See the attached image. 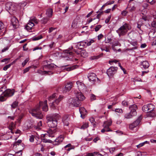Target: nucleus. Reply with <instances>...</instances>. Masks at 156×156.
Masks as SVG:
<instances>
[{"instance_id":"obj_1","label":"nucleus","mask_w":156,"mask_h":156,"mask_svg":"<svg viewBox=\"0 0 156 156\" xmlns=\"http://www.w3.org/2000/svg\"><path fill=\"white\" fill-rule=\"evenodd\" d=\"M47 101L45 100L44 102L40 101L39 104L37 105L35 108L30 111V112L33 116L39 119H42L43 117V115L40 111V108L42 106V110L45 112H47L48 109L47 104Z\"/></svg>"},{"instance_id":"obj_2","label":"nucleus","mask_w":156,"mask_h":156,"mask_svg":"<svg viewBox=\"0 0 156 156\" xmlns=\"http://www.w3.org/2000/svg\"><path fill=\"white\" fill-rule=\"evenodd\" d=\"M60 116L58 114H55L47 117V123L48 126L50 128H55L57 125V120Z\"/></svg>"},{"instance_id":"obj_3","label":"nucleus","mask_w":156,"mask_h":156,"mask_svg":"<svg viewBox=\"0 0 156 156\" xmlns=\"http://www.w3.org/2000/svg\"><path fill=\"white\" fill-rule=\"evenodd\" d=\"M55 66V65L53 63L45 65L43 68L44 71H40L39 73L42 75L52 74H53V73L51 71L53 69Z\"/></svg>"},{"instance_id":"obj_4","label":"nucleus","mask_w":156,"mask_h":156,"mask_svg":"<svg viewBox=\"0 0 156 156\" xmlns=\"http://www.w3.org/2000/svg\"><path fill=\"white\" fill-rule=\"evenodd\" d=\"M56 94H54L48 98V100L51 101L53 100L50 106L52 107H55L56 105H57L59 102L62 100L63 97L61 95H59L58 98L56 99Z\"/></svg>"},{"instance_id":"obj_5","label":"nucleus","mask_w":156,"mask_h":156,"mask_svg":"<svg viewBox=\"0 0 156 156\" xmlns=\"http://www.w3.org/2000/svg\"><path fill=\"white\" fill-rule=\"evenodd\" d=\"M56 130L55 129H50L47 132L48 134H45L44 135V137L42 139V141L45 143H53V141L49 140L48 139L46 138L48 136L50 137H54L55 133Z\"/></svg>"},{"instance_id":"obj_6","label":"nucleus","mask_w":156,"mask_h":156,"mask_svg":"<svg viewBox=\"0 0 156 156\" xmlns=\"http://www.w3.org/2000/svg\"><path fill=\"white\" fill-rule=\"evenodd\" d=\"M130 28L129 25L125 23L120 27L116 31L119 34V36H121L125 35Z\"/></svg>"},{"instance_id":"obj_7","label":"nucleus","mask_w":156,"mask_h":156,"mask_svg":"<svg viewBox=\"0 0 156 156\" xmlns=\"http://www.w3.org/2000/svg\"><path fill=\"white\" fill-rule=\"evenodd\" d=\"M112 124V121H105L102 125L103 129H101V132L102 133H104L105 132H110L112 131V130L109 127Z\"/></svg>"},{"instance_id":"obj_8","label":"nucleus","mask_w":156,"mask_h":156,"mask_svg":"<svg viewBox=\"0 0 156 156\" xmlns=\"http://www.w3.org/2000/svg\"><path fill=\"white\" fill-rule=\"evenodd\" d=\"M118 69L117 67L113 66H111L108 69L107 73L109 77H110L112 76L116 73Z\"/></svg>"},{"instance_id":"obj_9","label":"nucleus","mask_w":156,"mask_h":156,"mask_svg":"<svg viewBox=\"0 0 156 156\" xmlns=\"http://www.w3.org/2000/svg\"><path fill=\"white\" fill-rule=\"evenodd\" d=\"M142 119V116H140L133 123L129 125V129L133 130L134 128L137 126L139 124Z\"/></svg>"},{"instance_id":"obj_10","label":"nucleus","mask_w":156,"mask_h":156,"mask_svg":"<svg viewBox=\"0 0 156 156\" xmlns=\"http://www.w3.org/2000/svg\"><path fill=\"white\" fill-rule=\"evenodd\" d=\"M69 106L71 107H78L80 106V101L77 100L75 98H72L69 101Z\"/></svg>"},{"instance_id":"obj_11","label":"nucleus","mask_w":156,"mask_h":156,"mask_svg":"<svg viewBox=\"0 0 156 156\" xmlns=\"http://www.w3.org/2000/svg\"><path fill=\"white\" fill-rule=\"evenodd\" d=\"M64 139L63 135H61L58 137L53 142V145H58L62 142Z\"/></svg>"},{"instance_id":"obj_12","label":"nucleus","mask_w":156,"mask_h":156,"mask_svg":"<svg viewBox=\"0 0 156 156\" xmlns=\"http://www.w3.org/2000/svg\"><path fill=\"white\" fill-rule=\"evenodd\" d=\"M76 83L80 91H83L86 90V86L82 82L78 81L76 82Z\"/></svg>"},{"instance_id":"obj_13","label":"nucleus","mask_w":156,"mask_h":156,"mask_svg":"<svg viewBox=\"0 0 156 156\" xmlns=\"http://www.w3.org/2000/svg\"><path fill=\"white\" fill-rule=\"evenodd\" d=\"M129 108L131 110L130 113L133 116L136 115V110L137 109V106L135 104H133L129 107Z\"/></svg>"},{"instance_id":"obj_14","label":"nucleus","mask_w":156,"mask_h":156,"mask_svg":"<svg viewBox=\"0 0 156 156\" xmlns=\"http://www.w3.org/2000/svg\"><path fill=\"white\" fill-rule=\"evenodd\" d=\"M14 5L11 2H8L5 4V8L6 10L9 11V10H15L16 9L14 7Z\"/></svg>"},{"instance_id":"obj_15","label":"nucleus","mask_w":156,"mask_h":156,"mask_svg":"<svg viewBox=\"0 0 156 156\" xmlns=\"http://www.w3.org/2000/svg\"><path fill=\"white\" fill-rule=\"evenodd\" d=\"M87 41H81L77 43L76 45V48L80 49H81L84 47H85L87 46Z\"/></svg>"},{"instance_id":"obj_16","label":"nucleus","mask_w":156,"mask_h":156,"mask_svg":"<svg viewBox=\"0 0 156 156\" xmlns=\"http://www.w3.org/2000/svg\"><path fill=\"white\" fill-rule=\"evenodd\" d=\"M76 94V97L75 98L77 100L80 101V102L81 101L83 100L85 98V97L82 94L81 92H77L75 93Z\"/></svg>"},{"instance_id":"obj_17","label":"nucleus","mask_w":156,"mask_h":156,"mask_svg":"<svg viewBox=\"0 0 156 156\" xmlns=\"http://www.w3.org/2000/svg\"><path fill=\"white\" fill-rule=\"evenodd\" d=\"M87 77L89 81L90 82L94 81L96 78L98 80V79L97 77L96 74L93 73H88Z\"/></svg>"},{"instance_id":"obj_18","label":"nucleus","mask_w":156,"mask_h":156,"mask_svg":"<svg viewBox=\"0 0 156 156\" xmlns=\"http://www.w3.org/2000/svg\"><path fill=\"white\" fill-rule=\"evenodd\" d=\"M69 115H64L62 118V121L64 125L68 126L69 124Z\"/></svg>"},{"instance_id":"obj_19","label":"nucleus","mask_w":156,"mask_h":156,"mask_svg":"<svg viewBox=\"0 0 156 156\" xmlns=\"http://www.w3.org/2000/svg\"><path fill=\"white\" fill-rule=\"evenodd\" d=\"M6 28L3 23L0 21V35H4L6 32Z\"/></svg>"},{"instance_id":"obj_20","label":"nucleus","mask_w":156,"mask_h":156,"mask_svg":"<svg viewBox=\"0 0 156 156\" xmlns=\"http://www.w3.org/2000/svg\"><path fill=\"white\" fill-rule=\"evenodd\" d=\"M3 93H4L5 94V95L7 97H11L14 94V91L13 90L8 89L6 90Z\"/></svg>"},{"instance_id":"obj_21","label":"nucleus","mask_w":156,"mask_h":156,"mask_svg":"<svg viewBox=\"0 0 156 156\" xmlns=\"http://www.w3.org/2000/svg\"><path fill=\"white\" fill-rule=\"evenodd\" d=\"M12 24L14 28H16L19 24L18 20L15 17H12L11 19Z\"/></svg>"},{"instance_id":"obj_22","label":"nucleus","mask_w":156,"mask_h":156,"mask_svg":"<svg viewBox=\"0 0 156 156\" xmlns=\"http://www.w3.org/2000/svg\"><path fill=\"white\" fill-rule=\"evenodd\" d=\"M73 85V84L72 82L67 83L66 84L65 87L64 88L65 90H65V92L70 91L72 88Z\"/></svg>"},{"instance_id":"obj_23","label":"nucleus","mask_w":156,"mask_h":156,"mask_svg":"<svg viewBox=\"0 0 156 156\" xmlns=\"http://www.w3.org/2000/svg\"><path fill=\"white\" fill-rule=\"evenodd\" d=\"M79 111L81 114V117L82 118H83V117L87 113L86 110L83 107H82L79 108Z\"/></svg>"},{"instance_id":"obj_24","label":"nucleus","mask_w":156,"mask_h":156,"mask_svg":"<svg viewBox=\"0 0 156 156\" xmlns=\"http://www.w3.org/2000/svg\"><path fill=\"white\" fill-rule=\"evenodd\" d=\"M34 26V23L29 22L26 25L25 28L28 31L31 30L33 27Z\"/></svg>"},{"instance_id":"obj_25","label":"nucleus","mask_w":156,"mask_h":156,"mask_svg":"<svg viewBox=\"0 0 156 156\" xmlns=\"http://www.w3.org/2000/svg\"><path fill=\"white\" fill-rule=\"evenodd\" d=\"M148 36L151 38H155L156 37V31L154 30H151L148 33Z\"/></svg>"},{"instance_id":"obj_26","label":"nucleus","mask_w":156,"mask_h":156,"mask_svg":"<svg viewBox=\"0 0 156 156\" xmlns=\"http://www.w3.org/2000/svg\"><path fill=\"white\" fill-rule=\"evenodd\" d=\"M133 102V100L132 99H131L129 101H126L124 100L122 102V105L124 106H127L130 103H132Z\"/></svg>"},{"instance_id":"obj_27","label":"nucleus","mask_w":156,"mask_h":156,"mask_svg":"<svg viewBox=\"0 0 156 156\" xmlns=\"http://www.w3.org/2000/svg\"><path fill=\"white\" fill-rule=\"evenodd\" d=\"M140 65L144 69L147 68L149 66L148 62L147 61H143L141 62Z\"/></svg>"},{"instance_id":"obj_28","label":"nucleus","mask_w":156,"mask_h":156,"mask_svg":"<svg viewBox=\"0 0 156 156\" xmlns=\"http://www.w3.org/2000/svg\"><path fill=\"white\" fill-rule=\"evenodd\" d=\"M147 105L148 107V109L149 112H152L154 109L155 108V106L151 104H148Z\"/></svg>"},{"instance_id":"obj_29","label":"nucleus","mask_w":156,"mask_h":156,"mask_svg":"<svg viewBox=\"0 0 156 156\" xmlns=\"http://www.w3.org/2000/svg\"><path fill=\"white\" fill-rule=\"evenodd\" d=\"M119 43L118 41H115L113 42L112 48L113 51H117V50L115 48V47L119 45Z\"/></svg>"},{"instance_id":"obj_30","label":"nucleus","mask_w":156,"mask_h":156,"mask_svg":"<svg viewBox=\"0 0 156 156\" xmlns=\"http://www.w3.org/2000/svg\"><path fill=\"white\" fill-rule=\"evenodd\" d=\"M52 9H51L50 8L47 10L46 14L48 16L50 17L52 16Z\"/></svg>"},{"instance_id":"obj_31","label":"nucleus","mask_w":156,"mask_h":156,"mask_svg":"<svg viewBox=\"0 0 156 156\" xmlns=\"http://www.w3.org/2000/svg\"><path fill=\"white\" fill-rule=\"evenodd\" d=\"M39 22V20L37 19L35 17H31L30 19L29 22H34L36 24H38Z\"/></svg>"},{"instance_id":"obj_32","label":"nucleus","mask_w":156,"mask_h":156,"mask_svg":"<svg viewBox=\"0 0 156 156\" xmlns=\"http://www.w3.org/2000/svg\"><path fill=\"white\" fill-rule=\"evenodd\" d=\"M103 55V53H102L99 55L97 56H91L90 58V59L91 60L94 59H97L102 57Z\"/></svg>"},{"instance_id":"obj_33","label":"nucleus","mask_w":156,"mask_h":156,"mask_svg":"<svg viewBox=\"0 0 156 156\" xmlns=\"http://www.w3.org/2000/svg\"><path fill=\"white\" fill-rule=\"evenodd\" d=\"M49 18L47 17L43 18L40 20V22L42 24H46L49 20Z\"/></svg>"},{"instance_id":"obj_34","label":"nucleus","mask_w":156,"mask_h":156,"mask_svg":"<svg viewBox=\"0 0 156 156\" xmlns=\"http://www.w3.org/2000/svg\"><path fill=\"white\" fill-rule=\"evenodd\" d=\"M42 126V121H40L37 123V126H34V128L36 130H39L41 129L40 127Z\"/></svg>"},{"instance_id":"obj_35","label":"nucleus","mask_w":156,"mask_h":156,"mask_svg":"<svg viewBox=\"0 0 156 156\" xmlns=\"http://www.w3.org/2000/svg\"><path fill=\"white\" fill-rule=\"evenodd\" d=\"M18 102L17 101H15L13 102V103L11 105V109H15L16 108L18 105Z\"/></svg>"},{"instance_id":"obj_36","label":"nucleus","mask_w":156,"mask_h":156,"mask_svg":"<svg viewBox=\"0 0 156 156\" xmlns=\"http://www.w3.org/2000/svg\"><path fill=\"white\" fill-rule=\"evenodd\" d=\"M80 55L83 58H85L88 56V53L85 50L81 51Z\"/></svg>"},{"instance_id":"obj_37","label":"nucleus","mask_w":156,"mask_h":156,"mask_svg":"<svg viewBox=\"0 0 156 156\" xmlns=\"http://www.w3.org/2000/svg\"><path fill=\"white\" fill-rule=\"evenodd\" d=\"M130 44L133 46H134V47L132 48V49H137V41H131L130 42Z\"/></svg>"},{"instance_id":"obj_38","label":"nucleus","mask_w":156,"mask_h":156,"mask_svg":"<svg viewBox=\"0 0 156 156\" xmlns=\"http://www.w3.org/2000/svg\"><path fill=\"white\" fill-rule=\"evenodd\" d=\"M129 8V11L130 12H132L133 11H134L136 10V7L134 5L133 6H131V7H129L128 6L126 8V9H127Z\"/></svg>"},{"instance_id":"obj_39","label":"nucleus","mask_w":156,"mask_h":156,"mask_svg":"<svg viewBox=\"0 0 156 156\" xmlns=\"http://www.w3.org/2000/svg\"><path fill=\"white\" fill-rule=\"evenodd\" d=\"M7 97L5 95V94L3 93L0 97V101H5L7 98Z\"/></svg>"},{"instance_id":"obj_40","label":"nucleus","mask_w":156,"mask_h":156,"mask_svg":"<svg viewBox=\"0 0 156 156\" xmlns=\"http://www.w3.org/2000/svg\"><path fill=\"white\" fill-rule=\"evenodd\" d=\"M88 127V123L87 122L83 123V125L81 126L80 129H84Z\"/></svg>"},{"instance_id":"obj_41","label":"nucleus","mask_w":156,"mask_h":156,"mask_svg":"<svg viewBox=\"0 0 156 156\" xmlns=\"http://www.w3.org/2000/svg\"><path fill=\"white\" fill-rule=\"evenodd\" d=\"M148 107L147 105H144L143 107L142 108V109L143 111H144L145 112H149L148 109Z\"/></svg>"},{"instance_id":"obj_42","label":"nucleus","mask_w":156,"mask_h":156,"mask_svg":"<svg viewBox=\"0 0 156 156\" xmlns=\"http://www.w3.org/2000/svg\"><path fill=\"white\" fill-rule=\"evenodd\" d=\"M133 116L130 113H127L124 116L125 118L126 119H130Z\"/></svg>"},{"instance_id":"obj_43","label":"nucleus","mask_w":156,"mask_h":156,"mask_svg":"<svg viewBox=\"0 0 156 156\" xmlns=\"http://www.w3.org/2000/svg\"><path fill=\"white\" fill-rule=\"evenodd\" d=\"M133 81L134 82H136L139 81L142 82V79L140 78L137 77H136L133 79Z\"/></svg>"},{"instance_id":"obj_44","label":"nucleus","mask_w":156,"mask_h":156,"mask_svg":"<svg viewBox=\"0 0 156 156\" xmlns=\"http://www.w3.org/2000/svg\"><path fill=\"white\" fill-rule=\"evenodd\" d=\"M14 127L15 125L13 123L11 124V126H10L9 127V129L11 130V132L12 133H14V132H12V129H14Z\"/></svg>"},{"instance_id":"obj_45","label":"nucleus","mask_w":156,"mask_h":156,"mask_svg":"<svg viewBox=\"0 0 156 156\" xmlns=\"http://www.w3.org/2000/svg\"><path fill=\"white\" fill-rule=\"evenodd\" d=\"M29 60V58H27L23 61L22 63V66H24L27 64V63L28 62V61Z\"/></svg>"},{"instance_id":"obj_46","label":"nucleus","mask_w":156,"mask_h":156,"mask_svg":"<svg viewBox=\"0 0 156 156\" xmlns=\"http://www.w3.org/2000/svg\"><path fill=\"white\" fill-rule=\"evenodd\" d=\"M35 136L33 135L30 136L29 140L30 142H33L34 141Z\"/></svg>"},{"instance_id":"obj_47","label":"nucleus","mask_w":156,"mask_h":156,"mask_svg":"<svg viewBox=\"0 0 156 156\" xmlns=\"http://www.w3.org/2000/svg\"><path fill=\"white\" fill-rule=\"evenodd\" d=\"M42 38L41 35L34 37L32 40L33 41H37L39 40Z\"/></svg>"},{"instance_id":"obj_48","label":"nucleus","mask_w":156,"mask_h":156,"mask_svg":"<svg viewBox=\"0 0 156 156\" xmlns=\"http://www.w3.org/2000/svg\"><path fill=\"white\" fill-rule=\"evenodd\" d=\"M146 1L150 3L151 5H153L155 3L156 1L154 0H146Z\"/></svg>"},{"instance_id":"obj_49","label":"nucleus","mask_w":156,"mask_h":156,"mask_svg":"<svg viewBox=\"0 0 156 156\" xmlns=\"http://www.w3.org/2000/svg\"><path fill=\"white\" fill-rule=\"evenodd\" d=\"M128 13V12L126 10V9L125 10L123 11L122 12L121 14L123 16H126L127 13Z\"/></svg>"},{"instance_id":"obj_50","label":"nucleus","mask_w":156,"mask_h":156,"mask_svg":"<svg viewBox=\"0 0 156 156\" xmlns=\"http://www.w3.org/2000/svg\"><path fill=\"white\" fill-rule=\"evenodd\" d=\"M12 64H8V65L5 66L3 67V69L5 71L8 68H9L10 67V66Z\"/></svg>"},{"instance_id":"obj_51","label":"nucleus","mask_w":156,"mask_h":156,"mask_svg":"<svg viewBox=\"0 0 156 156\" xmlns=\"http://www.w3.org/2000/svg\"><path fill=\"white\" fill-rule=\"evenodd\" d=\"M31 68V66H29L27 68H26L23 70V73L24 74L28 72L30 68Z\"/></svg>"},{"instance_id":"obj_52","label":"nucleus","mask_w":156,"mask_h":156,"mask_svg":"<svg viewBox=\"0 0 156 156\" xmlns=\"http://www.w3.org/2000/svg\"><path fill=\"white\" fill-rule=\"evenodd\" d=\"M101 27V26L100 25L97 26L95 28V31H98L100 29Z\"/></svg>"},{"instance_id":"obj_53","label":"nucleus","mask_w":156,"mask_h":156,"mask_svg":"<svg viewBox=\"0 0 156 156\" xmlns=\"http://www.w3.org/2000/svg\"><path fill=\"white\" fill-rule=\"evenodd\" d=\"M87 41V46L90 45L92 43L94 42V41L93 39H92L91 40L89 41Z\"/></svg>"},{"instance_id":"obj_54","label":"nucleus","mask_w":156,"mask_h":156,"mask_svg":"<svg viewBox=\"0 0 156 156\" xmlns=\"http://www.w3.org/2000/svg\"><path fill=\"white\" fill-rule=\"evenodd\" d=\"M147 142V141H146L144 142L140 143L136 146L138 148L141 147L143 146L144 145L145 143H146Z\"/></svg>"},{"instance_id":"obj_55","label":"nucleus","mask_w":156,"mask_h":156,"mask_svg":"<svg viewBox=\"0 0 156 156\" xmlns=\"http://www.w3.org/2000/svg\"><path fill=\"white\" fill-rule=\"evenodd\" d=\"M89 120L91 123L93 124V125L94 126L95 124L94 123V122H95L94 119L93 118H90Z\"/></svg>"},{"instance_id":"obj_56","label":"nucleus","mask_w":156,"mask_h":156,"mask_svg":"<svg viewBox=\"0 0 156 156\" xmlns=\"http://www.w3.org/2000/svg\"><path fill=\"white\" fill-rule=\"evenodd\" d=\"M95 152L93 153H88L86 155V156H96L95 155Z\"/></svg>"},{"instance_id":"obj_57","label":"nucleus","mask_w":156,"mask_h":156,"mask_svg":"<svg viewBox=\"0 0 156 156\" xmlns=\"http://www.w3.org/2000/svg\"><path fill=\"white\" fill-rule=\"evenodd\" d=\"M151 25L152 27L156 28V21H153L151 23Z\"/></svg>"},{"instance_id":"obj_58","label":"nucleus","mask_w":156,"mask_h":156,"mask_svg":"<svg viewBox=\"0 0 156 156\" xmlns=\"http://www.w3.org/2000/svg\"><path fill=\"white\" fill-rule=\"evenodd\" d=\"M111 15H109L108 17L105 20V23H107L109 22L110 21V20L111 19Z\"/></svg>"},{"instance_id":"obj_59","label":"nucleus","mask_w":156,"mask_h":156,"mask_svg":"<svg viewBox=\"0 0 156 156\" xmlns=\"http://www.w3.org/2000/svg\"><path fill=\"white\" fill-rule=\"evenodd\" d=\"M90 99L91 101L96 100V96L94 94H92L90 96Z\"/></svg>"},{"instance_id":"obj_60","label":"nucleus","mask_w":156,"mask_h":156,"mask_svg":"<svg viewBox=\"0 0 156 156\" xmlns=\"http://www.w3.org/2000/svg\"><path fill=\"white\" fill-rule=\"evenodd\" d=\"M115 111L119 113H122V110L121 109L116 108L115 109Z\"/></svg>"},{"instance_id":"obj_61","label":"nucleus","mask_w":156,"mask_h":156,"mask_svg":"<svg viewBox=\"0 0 156 156\" xmlns=\"http://www.w3.org/2000/svg\"><path fill=\"white\" fill-rule=\"evenodd\" d=\"M103 13V12L102 11L101 12H100L97 16V18L99 19Z\"/></svg>"},{"instance_id":"obj_62","label":"nucleus","mask_w":156,"mask_h":156,"mask_svg":"<svg viewBox=\"0 0 156 156\" xmlns=\"http://www.w3.org/2000/svg\"><path fill=\"white\" fill-rule=\"evenodd\" d=\"M141 24H139L138 23H137V28H138L140 31H141V33H142L143 31L141 29Z\"/></svg>"},{"instance_id":"obj_63","label":"nucleus","mask_w":156,"mask_h":156,"mask_svg":"<svg viewBox=\"0 0 156 156\" xmlns=\"http://www.w3.org/2000/svg\"><path fill=\"white\" fill-rule=\"evenodd\" d=\"M22 154L20 151V152H17L16 153L15 156H22Z\"/></svg>"},{"instance_id":"obj_64","label":"nucleus","mask_w":156,"mask_h":156,"mask_svg":"<svg viewBox=\"0 0 156 156\" xmlns=\"http://www.w3.org/2000/svg\"><path fill=\"white\" fill-rule=\"evenodd\" d=\"M142 19L145 21L148 20L147 17L146 16H143L142 17Z\"/></svg>"}]
</instances>
